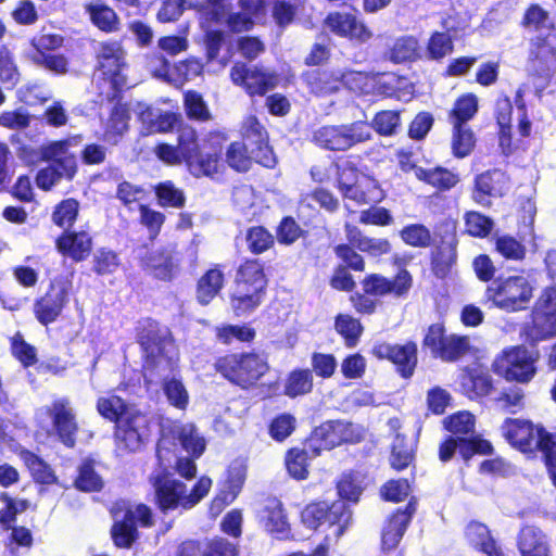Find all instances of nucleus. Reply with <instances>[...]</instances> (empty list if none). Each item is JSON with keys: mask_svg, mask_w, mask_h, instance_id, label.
I'll return each instance as SVG.
<instances>
[{"mask_svg": "<svg viewBox=\"0 0 556 556\" xmlns=\"http://www.w3.org/2000/svg\"><path fill=\"white\" fill-rule=\"evenodd\" d=\"M538 355L531 354L523 345L510 346L502 351L492 363L494 374L506 381L529 383L536 375Z\"/></svg>", "mask_w": 556, "mask_h": 556, "instance_id": "nucleus-15", "label": "nucleus"}, {"mask_svg": "<svg viewBox=\"0 0 556 556\" xmlns=\"http://www.w3.org/2000/svg\"><path fill=\"white\" fill-rule=\"evenodd\" d=\"M79 202L74 198L60 201L53 208L52 223L63 230L73 228L79 215Z\"/></svg>", "mask_w": 556, "mask_h": 556, "instance_id": "nucleus-57", "label": "nucleus"}, {"mask_svg": "<svg viewBox=\"0 0 556 556\" xmlns=\"http://www.w3.org/2000/svg\"><path fill=\"white\" fill-rule=\"evenodd\" d=\"M267 283L264 263L256 257L242 258L235 270L233 290L229 294L233 315L247 316L261 306Z\"/></svg>", "mask_w": 556, "mask_h": 556, "instance_id": "nucleus-5", "label": "nucleus"}, {"mask_svg": "<svg viewBox=\"0 0 556 556\" xmlns=\"http://www.w3.org/2000/svg\"><path fill=\"white\" fill-rule=\"evenodd\" d=\"M115 99H117V103L112 108L110 112L104 131L105 137L114 140L121 138L128 130V122L130 119L129 109L127 104L119 102L121 97L113 99L112 97L109 98L110 101Z\"/></svg>", "mask_w": 556, "mask_h": 556, "instance_id": "nucleus-49", "label": "nucleus"}, {"mask_svg": "<svg viewBox=\"0 0 556 556\" xmlns=\"http://www.w3.org/2000/svg\"><path fill=\"white\" fill-rule=\"evenodd\" d=\"M324 26L337 37L356 43H364L372 37L367 25L356 14L350 12H329L324 20Z\"/></svg>", "mask_w": 556, "mask_h": 556, "instance_id": "nucleus-23", "label": "nucleus"}, {"mask_svg": "<svg viewBox=\"0 0 556 556\" xmlns=\"http://www.w3.org/2000/svg\"><path fill=\"white\" fill-rule=\"evenodd\" d=\"M262 522L265 530L278 538L283 539L290 532L287 514L282 503L278 498H268L263 508Z\"/></svg>", "mask_w": 556, "mask_h": 556, "instance_id": "nucleus-36", "label": "nucleus"}, {"mask_svg": "<svg viewBox=\"0 0 556 556\" xmlns=\"http://www.w3.org/2000/svg\"><path fill=\"white\" fill-rule=\"evenodd\" d=\"M157 204L162 207L182 208L186 205L185 192L172 180L157 182L153 187Z\"/></svg>", "mask_w": 556, "mask_h": 556, "instance_id": "nucleus-55", "label": "nucleus"}, {"mask_svg": "<svg viewBox=\"0 0 556 556\" xmlns=\"http://www.w3.org/2000/svg\"><path fill=\"white\" fill-rule=\"evenodd\" d=\"M98 70L108 79L114 91L113 98H119L125 85L126 76L122 71L126 66L125 51L119 41H103L100 43L97 54Z\"/></svg>", "mask_w": 556, "mask_h": 556, "instance_id": "nucleus-20", "label": "nucleus"}, {"mask_svg": "<svg viewBox=\"0 0 556 556\" xmlns=\"http://www.w3.org/2000/svg\"><path fill=\"white\" fill-rule=\"evenodd\" d=\"M304 5V0H275L271 7V17L279 28L291 25Z\"/></svg>", "mask_w": 556, "mask_h": 556, "instance_id": "nucleus-56", "label": "nucleus"}, {"mask_svg": "<svg viewBox=\"0 0 556 556\" xmlns=\"http://www.w3.org/2000/svg\"><path fill=\"white\" fill-rule=\"evenodd\" d=\"M352 509L342 500L331 503L326 501H314L305 505L301 511V520L306 528L317 530L325 526L332 530L334 538H341L352 523Z\"/></svg>", "mask_w": 556, "mask_h": 556, "instance_id": "nucleus-11", "label": "nucleus"}, {"mask_svg": "<svg viewBox=\"0 0 556 556\" xmlns=\"http://www.w3.org/2000/svg\"><path fill=\"white\" fill-rule=\"evenodd\" d=\"M492 242L494 252L506 261L521 262L526 258V245L509 233H495L492 237Z\"/></svg>", "mask_w": 556, "mask_h": 556, "instance_id": "nucleus-46", "label": "nucleus"}, {"mask_svg": "<svg viewBox=\"0 0 556 556\" xmlns=\"http://www.w3.org/2000/svg\"><path fill=\"white\" fill-rule=\"evenodd\" d=\"M407 527V519L391 514L386 519L381 530V549L383 552L395 549L406 532Z\"/></svg>", "mask_w": 556, "mask_h": 556, "instance_id": "nucleus-50", "label": "nucleus"}, {"mask_svg": "<svg viewBox=\"0 0 556 556\" xmlns=\"http://www.w3.org/2000/svg\"><path fill=\"white\" fill-rule=\"evenodd\" d=\"M80 135L52 140L43 144L45 162L49 165L39 169L35 181L42 191L51 190L62 179L72 181L78 173V159L73 147L78 146Z\"/></svg>", "mask_w": 556, "mask_h": 556, "instance_id": "nucleus-8", "label": "nucleus"}, {"mask_svg": "<svg viewBox=\"0 0 556 556\" xmlns=\"http://www.w3.org/2000/svg\"><path fill=\"white\" fill-rule=\"evenodd\" d=\"M227 136L219 130H211L205 137L206 150L203 151L197 129L190 124L177 128V144L159 142L153 152L166 165L184 164L195 178H215L224 168V143Z\"/></svg>", "mask_w": 556, "mask_h": 556, "instance_id": "nucleus-1", "label": "nucleus"}, {"mask_svg": "<svg viewBox=\"0 0 556 556\" xmlns=\"http://www.w3.org/2000/svg\"><path fill=\"white\" fill-rule=\"evenodd\" d=\"M97 410L101 417L114 422L116 426L134 408L129 407L127 402L118 395L99 397L97 400Z\"/></svg>", "mask_w": 556, "mask_h": 556, "instance_id": "nucleus-47", "label": "nucleus"}, {"mask_svg": "<svg viewBox=\"0 0 556 556\" xmlns=\"http://www.w3.org/2000/svg\"><path fill=\"white\" fill-rule=\"evenodd\" d=\"M389 60L394 64L413 63L422 58L418 39L413 35L396 38L390 47Z\"/></svg>", "mask_w": 556, "mask_h": 556, "instance_id": "nucleus-41", "label": "nucleus"}, {"mask_svg": "<svg viewBox=\"0 0 556 556\" xmlns=\"http://www.w3.org/2000/svg\"><path fill=\"white\" fill-rule=\"evenodd\" d=\"M135 339L140 348L142 369L150 376L178 368L179 356L169 327L152 317H142L135 326Z\"/></svg>", "mask_w": 556, "mask_h": 556, "instance_id": "nucleus-2", "label": "nucleus"}, {"mask_svg": "<svg viewBox=\"0 0 556 556\" xmlns=\"http://www.w3.org/2000/svg\"><path fill=\"white\" fill-rule=\"evenodd\" d=\"M20 457L28 469L35 483L41 485H51L56 483L58 477L53 469L39 455L29 450H23L20 453Z\"/></svg>", "mask_w": 556, "mask_h": 556, "instance_id": "nucleus-42", "label": "nucleus"}, {"mask_svg": "<svg viewBox=\"0 0 556 556\" xmlns=\"http://www.w3.org/2000/svg\"><path fill=\"white\" fill-rule=\"evenodd\" d=\"M331 167L334 172L336 188L339 192L349 190L352 184L368 176L359 169L353 155L336 157Z\"/></svg>", "mask_w": 556, "mask_h": 556, "instance_id": "nucleus-39", "label": "nucleus"}, {"mask_svg": "<svg viewBox=\"0 0 556 556\" xmlns=\"http://www.w3.org/2000/svg\"><path fill=\"white\" fill-rule=\"evenodd\" d=\"M184 109L190 121L205 123L213 117L202 94L195 90L184 92Z\"/></svg>", "mask_w": 556, "mask_h": 556, "instance_id": "nucleus-58", "label": "nucleus"}, {"mask_svg": "<svg viewBox=\"0 0 556 556\" xmlns=\"http://www.w3.org/2000/svg\"><path fill=\"white\" fill-rule=\"evenodd\" d=\"M460 387L470 400L488 396L494 389L492 377L480 367H465L460 375Z\"/></svg>", "mask_w": 556, "mask_h": 556, "instance_id": "nucleus-33", "label": "nucleus"}, {"mask_svg": "<svg viewBox=\"0 0 556 556\" xmlns=\"http://www.w3.org/2000/svg\"><path fill=\"white\" fill-rule=\"evenodd\" d=\"M245 242L252 255H261L275 247V236L265 226H251L245 230Z\"/></svg>", "mask_w": 556, "mask_h": 556, "instance_id": "nucleus-52", "label": "nucleus"}, {"mask_svg": "<svg viewBox=\"0 0 556 556\" xmlns=\"http://www.w3.org/2000/svg\"><path fill=\"white\" fill-rule=\"evenodd\" d=\"M247 478V469L242 465H230L226 470L225 479L220 482L217 494L211 502V508L222 511L230 505L240 494Z\"/></svg>", "mask_w": 556, "mask_h": 556, "instance_id": "nucleus-29", "label": "nucleus"}, {"mask_svg": "<svg viewBox=\"0 0 556 556\" xmlns=\"http://www.w3.org/2000/svg\"><path fill=\"white\" fill-rule=\"evenodd\" d=\"M479 111L478 97L472 92L460 94L447 112V122L451 126H469L468 123Z\"/></svg>", "mask_w": 556, "mask_h": 556, "instance_id": "nucleus-40", "label": "nucleus"}, {"mask_svg": "<svg viewBox=\"0 0 556 556\" xmlns=\"http://www.w3.org/2000/svg\"><path fill=\"white\" fill-rule=\"evenodd\" d=\"M520 338L530 346L556 337V316L531 308L529 320L520 329Z\"/></svg>", "mask_w": 556, "mask_h": 556, "instance_id": "nucleus-27", "label": "nucleus"}, {"mask_svg": "<svg viewBox=\"0 0 556 556\" xmlns=\"http://www.w3.org/2000/svg\"><path fill=\"white\" fill-rule=\"evenodd\" d=\"M311 439L318 443V447L313 448V455L317 456L320 450H332L339 446V419L326 420L315 427L311 433Z\"/></svg>", "mask_w": 556, "mask_h": 556, "instance_id": "nucleus-48", "label": "nucleus"}, {"mask_svg": "<svg viewBox=\"0 0 556 556\" xmlns=\"http://www.w3.org/2000/svg\"><path fill=\"white\" fill-rule=\"evenodd\" d=\"M477 144L476 135L470 126H452L451 153L457 160L469 156Z\"/></svg>", "mask_w": 556, "mask_h": 556, "instance_id": "nucleus-45", "label": "nucleus"}, {"mask_svg": "<svg viewBox=\"0 0 556 556\" xmlns=\"http://www.w3.org/2000/svg\"><path fill=\"white\" fill-rule=\"evenodd\" d=\"M90 23L104 34L117 33L121 29V17L109 4L96 1L84 5Z\"/></svg>", "mask_w": 556, "mask_h": 556, "instance_id": "nucleus-35", "label": "nucleus"}, {"mask_svg": "<svg viewBox=\"0 0 556 556\" xmlns=\"http://www.w3.org/2000/svg\"><path fill=\"white\" fill-rule=\"evenodd\" d=\"M413 275L406 268L399 269L393 278L381 274L371 273L361 280L362 292H353L350 302L356 313L372 315L379 304V298L393 295L404 299L413 287Z\"/></svg>", "mask_w": 556, "mask_h": 556, "instance_id": "nucleus-7", "label": "nucleus"}, {"mask_svg": "<svg viewBox=\"0 0 556 556\" xmlns=\"http://www.w3.org/2000/svg\"><path fill=\"white\" fill-rule=\"evenodd\" d=\"M517 547L521 556H552L546 535L533 525H526L520 529Z\"/></svg>", "mask_w": 556, "mask_h": 556, "instance_id": "nucleus-34", "label": "nucleus"}, {"mask_svg": "<svg viewBox=\"0 0 556 556\" xmlns=\"http://www.w3.org/2000/svg\"><path fill=\"white\" fill-rule=\"evenodd\" d=\"M50 419L49 434L66 448H74L78 441L79 424L76 412L68 397L54 399L45 407Z\"/></svg>", "mask_w": 556, "mask_h": 556, "instance_id": "nucleus-17", "label": "nucleus"}, {"mask_svg": "<svg viewBox=\"0 0 556 556\" xmlns=\"http://www.w3.org/2000/svg\"><path fill=\"white\" fill-rule=\"evenodd\" d=\"M233 85L242 88L251 97H263L278 84V75L245 62H236L229 72Z\"/></svg>", "mask_w": 556, "mask_h": 556, "instance_id": "nucleus-19", "label": "nucleus"}, {"mask_svg": "<svg viewBox=\"0 0 556 556\" xmlns=\"http://www.w3.org/2000/svg\"><path fill=\"white\" fill-rule=\"evenodd\" d=\"M314 378L308 368H295L286 378L283 394L290 399L306 395L313 391Z\"/></svg>", "mask_w": 556, "mask_h": 556, "instance_id": "nucleus-44", "label": "nucleus"}, {"mask_svg": "<svg viewBox=\"0 0 556 556\" xmlns=\"http://www.w3.org/2000/svg\"><path fill=\"white\" fill-rule=\"evenodd\" d=\"M333 253L339 260V265H344L355 273L365 271L366 261L357 248L349 243H339L333 247Z\"/></svg>", "mask_w": 556, "mask_h": 556, "instance_id": "nucleus-64", "label": "nucleus"}, {"mask_svg": "<svg viewBox=\"0 0 556 556\" xmlns=\"http://www.w3.org/2000/svg\"><path fill=\"white\" fill-rule=\"evenodd\" d=\"M370 126L380 136L389 137L396 134L401 126V111L382 110L375 114Z\"/></svg>", "mask_w": 556, "mask_h": 556, "instance_id": "nucleus-63", "label": "nucleus"}, {"mask_svg": "<svg viewBox=\"0 0 556 556\" xmlns=\"http://www.w3.org/2000/svg\"><path fill=\"white\" fill-rule=\"evenodd\" d=\"M334 329L350 349L358 344L364 331L361 320L349 314H338L334 317Z\"/></svg>", "mask_w": 556, "mask_h": 556, "instance_id": "nucleus-51", "label": "nucleus"}, {"mask_svg": "<svg viewBox=\"0 0 556 556\" xmlns=\"http://www.w3.org/2000/svg\"><path fill=\"white\" fill-rule=\"evenodd\" d=\"M443 427L450 432L439 444L438 457L446 464L456 453L466 466L475 456H489L494 454L492 443L476 433L475 416L466 410L448 415L443 419Z\"/></svg>", "mask_w": 556, "mask_h": 556, "instance_id": "nucleus-3", "label": "nucleus"}, {"mask_svg": "<svg viewBox=\"0 0 556 556\" xmlns=\"http://www.w3.org/2000/svg\"><path fill=\"white\" fill-rule=\"evenodd\" d=\"M458 240L456 233L442 236L429 252L431 274L441 280L452 274L458 258Z\"/></svg>", "mask_w": 556, "mask_h": 556, "instance_id": "nucleus-25", "label": "nucleus"}, {"mask_svg": "<svg viewBox=\"0 0 556 556\" xmlns=\"http://www.w3.org/2000/svg\"><path fill=\"white\" fill-rule=\"evenodd\" d=\"M141 269L154 279L170 282L178 273V263L166 249L147 251L139 258Z\"/></svg>", "mask_w": 556, "mask_h": 556, "instance_id": "nucleus-28", "label": "nucleus"}, {"mask_svg": "<svg viewBox=\"0 0 556 556\" xmlns=\"http://www.w3.org/2000/svg\"><path fill=\"white\" fill-rule=\"evenodd\" d=\"M416 179L433 188L437 193L448 192L460 182V176L457 172L442 165L417 168Z\"/></svg>", "mask_w": 556, "mask_h": 556, "instance_id": "nucleus-32", "label": "nucleus"}, {"mask_svg": "<svg viewBox=\"0 0 556 556\" xmlns=\"http://www.w3.org/2000/svg\"><path fill=\"white\" fill-rule=\"evenodd\" d=\"M340 193L343 199L351 200L357 205L376 204L383 199L382 190L370 176L357 180L349 190H342Z\"/></svg>", "mask_w": 556, "mask_h": 556, "instance_id": "nucleus-38", "label": "nucleus"}, {"mask_svg": "<svg viewBox=\"0 0 556 556\" xmlns=\"http://www.w3.org/2000/svg\"><path fill=\"white\" fill-rule=\"evenodd\" d=\"M224 269V264L215 263L199 277L195 283V299L200 305H208L224 289L226 282Z\"/></svg>", "mask_w": 556, "mask_h": 556, "instance_id": "nucleus-31", "label": "nucleus"}, {"mask_svg": "<svg viewBox=\"0 0 556 556\" xmlns=\"http://www.w3.org/2000/svg\"><path fill=\"white\" fill-rule=\"evenodd\" d=\"M303 80L312 93L317 97H326L342 88L344 74L339 70L315 68L305 72Z\"/></svg>", "mask_w": 556, "mask_h": 556, "instance_id": "nucleus-30", "label": "nucleus"}, {"mask_svg": "<svg viewBox=\"0 0 556 556\" xmlns=\"http://www.w3.org/2000/svg\"><path fill=\"white\" fill-rule=\"evenodd\" d=\"M509 184V176L500 168H489L475 176L471 189V199L475 203L490 207L492 199L502 198Z\"/></svg>", "mask_w": 556, "mask_h": 556, "instance_id": "nucleus-22", "label": "nucleus"}, {"mask_svg": "<svg viewBox=\"0 0 556 556\" xmlns=\"http://www.w3.org/2000/svg\"><path fill=\"white\" fill-rule=\"evenodd\" d=\"M454 51V39L446 31L435 30L431 33L427 43V58L431 61L440 62Z\"/></svg>", "mask_w": 556, "mask_h": 556, "instance_id": "nucleus-59", "label": "nucleus"}, {"mask_svg": "<svg viewBox=\"0 0 556 556\" xmlns=\"http://www.w3.org/2000/svg\"><path fill=\"white\" fill-rule=\"evenodd\" d=\"M214 336L217 343L229 346L235 342L252 344L257 336L256 329L248 323H224L214 327Z\"/></svg>", "mask_w": 556, "mask_h": 556, "instance_id": "nucleus-37", "label": "nucleus"}, {"mask_svg": "<svg viewBox=\"0 0 556 556\" xmlns=\"http://www.w3.org/2000/svg\"><path fill=\"white\" fill-rule=\"evenodd\" d=\"M309 459L311 456L305 448L290 447L285 455V465L288 473L295 480H305L309 473Z\"/></svg>", "mask_w": 556, "mask_h": 556, "instance_id": "nucleus-54", "label": "nucleus"}, {"mask_svg": "<svg viewBox=\"0 0 556 556\" xmlns=\"http://www.w3.org/2000/svg\"><path fill=\"white\" fill-rule=\"evenodd\" d=\"M154 489V502L162 513L175 510L177 508L184 509V489L186 483L168 478L164 475H157L152 480Z\"/></svg>", "mask_w": 556, "mask_h": 556, "instance_id": "nucleus-26", "label": "nucleus"}, {"mask_svg": "<svg viewBox=\"0 0 556 556\" xmlns=\"http://www.w3.org/2000/svg\"><path fill=\"white\" fill-rule=\"evenodd\" d=\"M370 353L379 361L386 359L392 363L395 371L403 379H409L417 368L418 348L413 340L403 344L378 342L372 346Z\"/></svg>", "mask_w": 556, "mask_h": 556, "instance_id": "nucleus-21", "label": "nucleus"}, {"mask_svg": "<svg viewBox=\"0 0 556 556\" xmlns=\"http://www.w3.org/2000/svg\"><path fill=\"white\" fill-rule=\"evenodd\" d=\"M370 138L369 125L361 121L341 125H324L312 135V141L317 147L333 152L348 151Z\"/></svg>", "mask_w": 556, "mask_h": 556, "instance_id": "nucleus-13", "label": "nucleus"}, {"mask_svg": "<svg viewBox=\"0 0 556 556\" xmlns=\"http://www.w3.org/2000/svg\"><path fill=\"white\" fill-rule=\"evenodd\" d=\"M94 466L96 463L90 457L81 460L73 482V486L76 490L85 493H94L100 492L103 489V480L101 476L96 471Z\"/></svg>", "mask_w": 556, "mask_h": 556, "instance_id": "nucleus-43", "label": "nucleus"}, {"mask_svg": "<svg viewBox=\"0 0 556 556\" xmlns=\"http://www.w3.org/2000/svg\"><path fill=\"white\" fill-rule=\"evenodd\" d=\"M534 287L523 275L498 276L484 292L486 302L506 312L528 308L533 298Z\"/></svg>", "mask_w": 556, "mask_h": 556, "instance_id": "nucleus-10", "label": "nucleus"}, {"mask_svg": "<svg viewBox=\"0 0 556 556\" xmlns=\"http://www.w3.org/2000/svg\"><path fill=\"white\" fill-rule=\"evenodd\" d=\"M421 346L424 351H429L433 358L445 363H456L466 355L472 354L475 350L468 336L447 334L442 320L427 327Z\"/></svg>", "mask_w": 556, "mask_h": 556, "instance_id": "nucleus-12", "label": "nucleus"}, {"mask_svg": "<svg viewBox=\"0 0 556 556\" xmlns=\"http://www.w3.org/2000/svg\"><path fill=\"white\" fill-rule=\"evenodd\" d=\"M59 254L74 263L86 261L93 250V238L87 230L73 228L63 230L54 240Z\"/></svg>", "mask_w": 556, "mask_h": 556, "instance_id": "nucleus-24", "label": "nucleus"}, {"mask_svg": "<svg viewBox=\"0 0 556 556\" xmlns=\"http://www.w3.org/2000/svg\"><path fill=\"white\" fill-rule=\"evenodd\" d=\"M415 460L413 443L402 434H396L391 445L390 465L396 471L406 469Z\"/></svg>", "mask_w": 556, "mask_h": 556, "instance_id": "nucleus-53", "label": "nucleus"}, {"mask_svg": "<svg viewBox=\"0 0 556 556\" xmlns=\"http://www.w3.org/2000/svg\"><path fill=\"white\" fill-rule=\"evenodd\" d=\"M527 63L530 76L549 80L556 66V24L549 22L546 33H538L529 39Z\"/></svg>", "mask_w": 556, "mask_h": 556, "instance_id": "nucleus-14", "label": "nucleus"}, {"mask_svg": "<svg viewBox=\"0 0 556 556\" xmlns=\"http://www.w3.org/2000/svg\"><path fill=\"white\" fill-rule=\"evenodd\" d=\"M400 238L406 245L412 248L426 249L433 243L431 230L420 223L404 226L400 230Z\"/></svg>", "mask_w": 556, "mask_h": 556, "instance_id": "nucleus-60", "label": "nucleus"}, {"mask_svg": "<svg viewBox=\"0 0 556 556\" xmlns=\"http://www.w3.org/2000/svg\"><path fill=\"white\" fill-rule=\"evenodd\" d=\"M72 281L66 277L53 278L43 294L36 298L33 303V314L43 327L55 323L62 317L70 303Z\"/></svg>", "mask_w": 556, "mask_h": 556, "instance_id": "nucleus-16", "label": "nucleus"}, {"mask_svg": "<svg viewBox=\"0 0 556 556\" xmlns=\"http://www.w3.org/2000/svg\"><path fill=\"white\" fill-rule=\"evenodd\" d=\"M213 369L232 387L250 391L262 383L271 367L266 353L251 349L226 351L214 358Z\"/></svg>", "mask_w": 556, "mask_h": 556, "instance_id": "nucleus-4", "label": "nucleus"}, {"mask_svg": "<svg viewBox=\"0 0 556 556\" xmlns=\"http://www.w3.org/2000/svg\"><path fill=\"white\" fill-rule=\"evenodd\" d=\"M150 419L139 409H132L116 426L113 439L115 452L118 455H128L142 448L150 435Z\"/></svg>", "mask_w": 556, "mask_h": 556, "instance_id": "nucleus-18", "label": "nucleus"}, {"mask_svg": "<svg viewBox=\"0 0 556 556\" xmlns=\"http://www.w3.org/2000/svg\"><path fill=\"white\" fill-rule=\"evenodd\" d=\"M501 430L505 440L517 451L532 456L540 452L545 466H556V432L522 418H506Z\"/></svg>", "mask_w": 556, "mask_h": 556, "instance_id": "nucleus-6", "label": "nucleus"}, {"mask_svg": "<svg viewBox=\"0 0 556 556\" xmlns=\"http://www.w3.org/2000/svg\"><path fill=\"white\" fill-rule=\"evenodd\" d=\"M465 232L472 237L484 239L489 237L493 230L494 222L478 211H468L464 214Z\"/></svg>", "mask_w": 556, "mask_h": 556, "instance_id": "nucleus-62", "label": "nucleus"}, {"mask_svg": "<svg viewBox=\"0 0 556 556\" xmlns=\"http://www.w3.org/2000/svg\"><path fill=\"white\" fill-rule=\"evenodd\" d=\"M225 161L236 173H247L252 167V156L248 151V146L241 141H232L228 144Z\"/></svg>", "mask_w": 556, "mask_h": 556, "instance_id": "nucleus-61", "label": "nucleus"}, {"mask_svg": "<svg viewBox=\"0 0 556 556\" xmlns=\"http://www.w3.org/2000/svg\"><path fill=\"white\" fill-rule=\"evenodd\" d=\"M109 513L114 520L110 534L117 548H130L140 536L138 528L149 529L154 526L153 511L144 503L134 504L118 498L112 503Z\"/></svg>", "mask_w": 556, "mask_h": 556, "instance_id": "nucleus-9", "label": "nucleus"}]
</instances>
